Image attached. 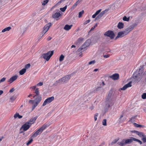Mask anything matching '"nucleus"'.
Returning a JSON list of instances; mask_svg holds the SVG:
<instances>
[{
  "label": "nucleus",
  "instance_id": "47",
  "mask_svg": "<svg viewBox=\"0 0 146 146\" xmlns=\"http://www.w3.org/2000/svg\"><path fill=\"white\" fill-rule=\"evenodd\" d=\"M96 63V62L95 60H93L90 62H89L88 64H94Z\"/></svg>",
  "mask_w": 146,
  "mask_h": 146
},
{
  "label": "nucleus",
  "instance_id": "20",
  "mask_svg": "<svg viewBox=\"0 0 146 146\" xmlns=\"http://www.w3.org/2000/svg\"><path fill=\"white\" fill-rule=\"evenodd\" d=\"M14 117L15 119H16L17 117L19 119H21L23 117V116L20 115L19 113L17 112L14 115Z\"/></svg>",
  "mask_w": 146,
  "mask_h": 146
},
{
  "label": "nucleus",
  "instance_id": "50",
  "mask_svg": "<svg viewBox=\"0 0 146 146\" xmlns=\"http://www.w3.org/2000/svg\"><path fill=\"white\" fill-rule=\"evenodd\" d=\"M90 21V20H88L86 21H85L84 23V25H86L88 23H89Z\"/></svg>",
  "mask_w": 146,
  "mask_h": 146
},
{
  "label": "nucleus",
  "instance_id": "34",
  "mask_svg": "<svg viewBox=\"0 0 146 146\" xmlns=\"http://www.w3.org/2000/svg\"><path fill=\"white\" fill-rule=\"evenodd\" d=\"M138 135L141 138H143L144 137V135L143 133L141 132H140L138 134Z\"/></svg>",
  "mask_w": 146,
  "mask_h": 146
},
{
  "label": "nucleus",
  "instance_id": "62",
  "mask_svg": "<svg viewBox=\"0 0 146 146\" xmlns=\"http://www.w3.org/2000/svg\"><path fill=\"white\" fill-rule=\"evenodd\" d=\"M106 106L108 107V108H110V104H108L107 103L106 104Z\"/></svg>",
  "mask_w": 146,
  "mask_h": 146
},
{
  "label": "nucleus",
  "instance_id": "26",
  "mask_svg": "<svg viewBox=\"0 0 146 146\" xmlns=\"http://www.w3.org/2000/svg\"><path fill=\"white\" fill-rule=\"evenodd\" d=\"M84 44L85 45V46H86L87 47L89 46L90 44V40H86Z\"/></svg>",
  "mask_w": 146,
  "mask_h": 146
},
{
  "label": "nucleus",
  "instance_id": "4",
  "mask_svg": "<svg viewBox=\"0 0 146 146\" xmlns=\"http://www.w3.org/2000/svg\"><path fill=\"white\" fill-rule=\"evenodd\" d=\"M49 126L47 124H44L35 132L32 136L31 137L34 138L41 134L47 127Z\"/></svg>",
  "mask_w": 146,
  "mask_h": 146
},
{
  "label": "nucleus",
  "instance_id": "29",
  "mask_svg": "<svg viewBox=\"0 0 146 146\" xmlns=\"http://www.w3.org/2000/svg\"><path fill=\"white\" fill-rule=\"evenodd\" d=\"M103 16V15L100 13L96 17V18L95 21H96V20H98L100 19V18L102 17Z\"/></svg>",
  "mask_w": 146,
  "mask_h": 146
},
{
  "label": "nucleus",
  "instance_id": "37",
  "mask_svg": "<svg viewBox=\"0 0 146 146\" xmlns=\"http://www.w3.org/2000/svg\"><path fill=\"white\" fill-rule=\"evenodd\" d=\"M141 98L143 99H146V93H143L141 95Z\"/></svg>",
  "mask_w": 146,
  "mask_h": 146
},
{
  "label": "nucleus",
  "instance_id": "28",
  "mask_svg": "<svg viewBox=\"0 0 146 146\" xmlns=\"http://www.w3.org/2000/svg\"><path fill=\"white\" fill-rule=\"evenodd\" d=\"M133 125L136 127H143V125L138 124L136 123H134Z\"/></svg>",
  "mask_w": 146,
  "mask_h": 146
},
{
  "label": "nucleus",
  "instance_id": "30",
  "mask_svg": "<svg viewBox=\"0 0 146 146\" xmlns=\"http://www.w3.org/2000/svg\"><path fill=\"white\" fill-rule=\"evenodd\" d=\"M84 13V10H82L81 11L79 12L78 14V17L80 18L81 17L83 14Z\"/></svg>",
  "mask_w": 146,
  "mask_h": 146
},
{
  "label": "nucleus",
  "instance_id": "16",
  "mask_svg": "<svg viewBox=\"0 0 146 146\" xmlns=\"http://www.w3.org/2000/svg\"><path fill=\"white\" fill-rule=\"evenodd\" d=\"M37 117H38L36 116L33 118L31 119L30 120L27 122L29 123V124L31 125L32 124L34 123L35 122L36 119L37 118Z\"/></svg>",
  "mask_w": 146,
  "mask_h": 146
},
{
  "label": "nucleus",
  "instance_id": "43",
  "mask_svg": "<svg viewBox=\"0 0 146 146\" xmlns=\"http://www.w3.org/2000/svg\"><path fill=\"white\" fill-rule=\"evenodd\" d=\"M80 2V0H78V1H77L76 3L74 5L73 7H76V6L78 4V3H79Z\"/></svg>",
  "mask_w": 146,
  "mask_h": 146
},
{
  "label": "nucleus",
  "instance_id": "14",
  "mask_svg": "<svg viewBox=\"0 0 146 146\" xmlns=\"http://www.w3.org/2000/svg\"><path fill=\"white\" fill-rule=\"evenodd\" d=\"M131 82H129L127 84H125L124 85L122 88H121V90H125L127 88L130 87L131 86Z\"/></svg>",
  "mask_w": 146,
  "mask_h": 146
},
{
  "label": "nucleus",
  "instance_id": "61",
  "mask_svg": "<svg viewBox=\"0 0 146 146\" xmlns=\"http://www.w3.org/2000/svg\"><path fill=\"white\" fill-rule=\"evenodd\" d=\"M95 28V26H94L93 27H92L91 28V29H90V31H92V30H94Z\"/></svg>",
  "mask_w": 146,
  "mask_h": 146
},
{
  "label": "nucleus",
  "instance_id": "7",
  "mask_svg": "<svg viewBox=\"0 0 146 146\" xmlns=\"http://www.w3.org/2000/svg\"><path fill=\"white\" fill-rule=\"evenodd\" d=\"M104 35L109 37L110 38L113 39L114 38L115 34L113 32L111 31H108L104 34Z\"/></svg>",
  "mask_w": 146,
  "mask_h": 146
},
{
  "label": "nucleus",
  "instance_id": "48",
  "mask_svg": "<svg viewBox=\"0 0 146 146\" xmlns=\"http://www.w3.org/2000/svg\"><path fill=\"white\" fill-rule=\"evenodd\" d=\"M101 88V87H99L96 89L95 90V91H100Z\"/></svg>",
  "mask_w": 146,
  "mask_h": 146
},
{
  "label": "nucleus",
  "instance_id": "51",
  "mask_svg": "<svg viewBox=\"0 0 146 146\" xmlns=\"http://www.w3.org/2000/svg\"><path fill=\"white\" fill-rule=\"evenodd\" d=\"M113 94V92L112 90H110L109 92V93L108 95V96H111Z\"/></svg>",
  "mask_w": 146,
  "mask_h": 146
},
{
  "label": "nucleus",
  "instance_id": "36",
  "mask_svg": "<svg viewBox=\"0 0 146 146\" xmlns=\"http://www.w3.org/2000/svg\"><path fill=\"white\" fill-rule=\"evenodd\" d=\"M119 139H115L114 140L112 141V142L111 143V145H113V144L115 143L118 141L119 140Z\"/></svg>",
  "mask_w": 146,
  "mask_h": 146
},
{
  "label": "nucleus",
  "instance_id": "11",
  "mask_svg": "<svg viewBox=\"0 0 146 146\" xmlns=\"http://www.w3.org/2000/svg\"><path fill=\"white\" fill-rule=\"evenodd\" d=\"M18 77V76L17 75H15L12 77L7 82H9L10 84L11 83L13 82L16 80Z\"/></svg>",
  "mask_w": 146,
  "mask_h": 146
},
{
  "label": "nucleus",
  "instance_id": "23",
  "mask_svg": "<svg viewBox=\"0 0 146 146\" xmlns=\"http://www.w3.org/2000/svg\"><path fill=\"white\" fill-rule=\"evenodd\" d=\"M26 71V69L23 68L19 71V74L20 75H23L25 73Z\"/></svg>",
  "mask_w": 146,
  "mask_h": 146
},
{
  "label": "nucleus",
  "instance_id": "1",
  "mask_svg": "<svg viewBox=\"0 0 146 146\" xmlns=\"http://www.w3.org/2000/svg\"><path fill=\"white\" fill-rule=\"evenodd\" d=\"M42 100V97L40 96H38L34 100H30L29 101V102L32 104H33L32 106V110L33 111L40 103Z\"/></svg>",
  "mask_w": 146,
  "mask_h": 146
},
{
  "label": "nucleus",
  "instance_id": "42",
  "mask_svg": "<svg viewBox=\"0 0 146 146\" xmlns=\"http://www.w3.org/2000/svg\"><path fill=\"white\" fill-rule=\"evenodd\" d=\"M31 64H26L25 66V68H26V70L27 69L29 68Z\"/></svg>",
  "mask_w": 146,
  "mask_h": 146
},
{
  "label": "nucleus",
  "instance_id": "56",
  "mask_svg": "<svg viewBox=\"0 0 146 146\" xmlns=\"http://www.w3.org/2000/svg\"><path fill=\"white\" fill-rule=\"evenodd\" d=\"M14 90H15V89H14V88H13L10 90L9 92L10 93H11V92H13L14 91Z\"/></svg>",
  "mask_w": 146,
  "mask_h": 146
},
{
  "label": "nucleus",
  "instance_id": "53",
  "mask_svg": "<svg viewBox=\"0 0 146 146\" xmlns=\"http://www.w3.org/2000/svg\"><path fill=\"white\" fill-rule=\"evenodd\" d=\"M142 140L144 142V143H145L146 142V137H144L142 139Z\"/></svg>",
  "mask_w": 146,
  "mask_h": 146
},
{
  "label": "nucleus",
  "instance_id": "58",
  "mask_svg": "<svg viewBox=\"0 0 146 146\" xmlns=\"http://www.w3.org/2000/svg\"><path fill=\"white\" fill-rule=\"evenodd\" d=\"M104 57L105 58H108L110 56V55L107 54L104 55Z\"/></svg>",
  "mask_w": 146,
  "mask_h": 146
},
{
  "label": "nucleus",
  "instance_id": "38",
  "mask_svg": "<svg viewBox=\"0 0 146 146\" xmlns=\"http://www.w3.org/2000/svg\"><path fill=\"white\" fill-rule=\"evenodd\" d=\"M64 55H63L62 54L61 55L60 57L59 60L60 61H62L64 60Z\"/></svg>",
  "mask_w": 146,
  "mask_h": 146
},
{
  "label": "nucleus",
  "instance_id": "17",
  "mask_svg": "<svg viewBox=\"0 0 146 146\" xmlns=\"http://www.w3.org/2000/svg\"><path fill=\"white\" fill-rule=\"evenodd\" d=\"M72 26V25H65L64 29L66 31H68L70 30Z\"/></svg>",
  "mask_w": 146,
  "mask_h": 146
},
{
  "label": "nucleus",
  "instance_id": "64",
  "mask_svg": "<svg viewBox=\"0 0 146 146\" xmlns=\"http://www.w3.org/2000/svg\"><path fill=\"white\" fill-rule=\"evenodd\" d=\"M4 0H0V4H2Z\"/></svg>",
  "mask_w": 146,
  "mask_h": 146
},
{
  "label": "nucleus",
  "instance_id": "41",
  "mask_svg": "<svg viewBox=\"0 0 146 146\" xmlns=\"http://www.w3.org/2000/svg\"><path fill=\"white\" fill-rule=\"evenodd\" d=\"M98 113H96L94 115V120L95 121H96L97 120V117H98Z\"/></svg>",
  "mask_w": 146,
  "mask_h": 146
},
{
  "label": "nucleus",
  "instance_id": "10",
  "mask_svg": "<svg viewBox=\"0 0 146 146\" xmlns=\"http://www.w3.org/2000/svg\"><path fill=\"white\" fill-rule=\"evenodd\" d=\"M31 126V125L29 124V123L27 122L22 126L21 129L22 128H23V131H25L28 129Z\"/></svg>",
  "mask_w": 146,
  "mask_h": 146
},
{
  "label": "nucleus",
  "instance_id": "25",
  "mask_svg": "<svg viewBox=\"0 0 146 146\" xmlns=\"http://www.w3.org/2000/svg\"><path fill=\"white\" fill-rule=\"evenodd\" d=\"M35 94L36 95L34 96L33 98H35L36 96H38L39 94V89L38 88H36L35 90V92H34Z\"/></svg>",
  "mask_w": 146,
  "mask_h": 146
},
{
  "label": "nucleus",
  "instance_id": "39",
  "mask_svg": "<svg viewBox=\"0 0 146 146\" xmlns=\"http://www.w3.org/2000/svg\"><path fill=\"white\" fill-rule=\"evenodd\" d=\"M49 0H44L42 3V5H45L48 2Z\"/></svg>",
  "mask_w": 146,
  "mask_h": 146
},
{
  "label": "nucleus",
  "instance_id": "49",
  "mask_svg": "<svg viewBox=\"0 0 146 146\" xmlns=\"http://www.w3.org/2000/svg\"><path fill=\"white\" fill-rule=\"evenodd\" d=\"M16 98L14 96H13L10 98V100L13 101L15 100Z\"/></svg>",
  "mask_w": 146,
  "mask_h": 146
},
{
  "label": "nucleus",
  "instance_id": "18",
  "mask_svg": "<svg viewBox=\"0 0 146 146\" xmlns=\"http://www.w3.org/2000/svg\"><path fill=\"white\" fill-rule=\"evenodd\" d=\"M86 46H85V45L83 44L81 46L78 50L79 51H84L86 48Z\"/></svg>",
  "mask_w": 146,
  "mask_h": 146
},
{
  "label": "nucleus",
  "instance_id": "12",
  "mask_svg": "<svg viewBox=\"0 0 146 146\" xmlns=\"http://www.w3.org/2000/svg\"><path fill=\"white\" fill-rule=\"evenodd\" d=\"M52 25L50 23H49L44 26L43 28V31L46 32L48 30Z\"/></svg>",
  "mask_w": 146,
  "mask_h": 146
},
{
  "label": "nucleus",
  "instance_id": "52",
  "mask_svg": "<svg viewBox=\"0 0 146 146\" xmlns=\"http://www.w3.org/2000/svg\"><path fill=\"white\" fill-rule=\"evenodd\" d=\"M9 56V57H11V55H9V52H7L6 53V54H5L4 56L5 57H6L7 56Z\"/></svg>",
  "mask_w": 146,
  "mask_h": 146
},
{
  "label": "nucleus",
  "instance_id": "45",
  "mask_svg": "<svg viewBox=\"0 0 146 146\" xmlns=\"http://www.w3.org/2000/svg\"><path fill=\"white\" fill-rule=\"evenodd\" d=\"M6 79V78L3 77L0 80V83L4 82Z\"/></svg>",
  "mask_w": 146,
  "mask_h": 146
},
{
  "label": "nucleus",
  "instance_id": "19",
  "mask_svg": "<svg viewBox=\"0 0 146 146\" xmlns=\"http://www.w3.org/2000/svg\"><path fill=\"white\" fill-rule=\"evenodd\" d=\"M83 38H78L76 42V45H79L82 43L83 40Z\"/></svg>",
  "mask_w": 146,
  "mask_h": 146
},
{
  "label": "nucleus",
  "instance_id": "33",
  "mask_svg": "<svg viewBox=\"0 0 146 146\" xmlns=\"http://www.w3.org/2000/svg\"><path fill=\"white\" fill-rule=\"evenodd\" d=\"M31 138L32 137H31V138L30 139V140L28 141V142L27 143V145H29L32 142L33 140V139Z\"/></svg>",
  "mask_w": 146,
  "mask_h": 146
},
{
  "label": "nucleus",
  "instance_id": "59",
  "mask_svg": "<svg viewBox=\"0 0 146 146\" xmlns=\"http://www.w3.org/2000/svg\"><path fill=\"white\" fill-rule=\"evenodd\" d=\"M119 61V60L118 59H117L114 61L113 63H119V62H118Z\"/></svg>",
  "mask_w": 146,
  "mask_h": 146
},
{
  "label": "nucleus",
  "instance_id": "21",
  "mask_svg": "<svg viewBox=\"0 0 146 146\" xmlns=\"http://www.w3.org/2000/svg\"><path fill=\"white\" fill-rule=\"evenodd\" d=\"M101 11L102 9H100L97 11L95 13L92 15V18H95L96 16Z\"/></svg>",
  "mask_w": 146,
  "mask_h": 146
},
{
  "label": "nucleus",
  "instance_id": "46",
  "mask_svg": "<svg viewBox=\"0 0 146 146\" xmlns=\"http://www.w3.org/2000/svg\"><path fill=\"white\" fill-rule=\"evenodd\" d=\"M43 84V83L42 82H40L37 84L36 86H42Z\"/></svg>",
  "mask_w": 146,
  "mask_h": 146
},
{
  "label": "nucleus",
  "instance_id": "27",
  "mask_svg": "<svg viewBox=\"0 0 146 146\" xmlns=\"http://www.w3.org/2000/svg\"><path fill=\"white\" fill-rule=\"evenodd\" d=\"M137 116L132 117L128 121V122L133 123L135 121V119L136 117Z\"/></svg>",
  "mask_w": 146,
  "mask_h": 146
},
{
  "label": "nucleus",
  "instance_id": "54",
  "mask_svg": "<svg viewBox=\"0 0 146 146\" xmlns=\"http://www.w3.org/2000/svg\"><path fill=\"white\" fill-rule=\"evenodd\" d=\"M36 87V86H32V87H31L30 88V89H33V90H35Z\"/></svg>",
  "mask_w": 146,
  "mask_h": 146
},
{
  "label": "nucleus",
  "instance_id": "6",
  "mask_svg": "<svg viewBox=\"0 0 146 146\" xmlns=\"http://www.w3.org/2000/svg\"><path fill=\"white\" fill-rule=\"evenodd\" d=\"M54 96H52L49 97L46 99L44 102L42 106H46L47 104H49L51 103L54 100Z\"/></svg>",
  "mask_w": 146,
  "mask_h": 146
},
{
  "label": "nucleus",
  "instance_id": "63",
  "mask_svg": "<svg viewBox=\"0 0 146 146\" xmlns=\"http://www.w3.org/2000/svg\"><path fill=\"white\" fill-rule=\"evenodd\" d=\"M3 93V90H0V95L2 94Z\"/></svg>",
  "mask_w": 146,
  "mask_h": 146
},
{
  "label": "nucleus",
  "instance_id": "40",
  "mask_svg": "<svg viewBox=\"0 0 146 146\" xmlns=\"http://www.w3.org/2000/svg\"><path fill=\"white\" fill-rule=\"evenodd\" d=\"M134 139L135 141H136L138 142L139 143L140 145H141L142 144V142H141V141L139 140L138 139H136L135 138V139Z\"/></svg>",
  "mask_w": 146,
  "mask_h": 146
},
{
  "label": "nucleus",
  "instance_id": "3",
  "mask_svg": "<svg viewBox=\"0 0 146 146\" xmlns=\"http://www.w3.org/2000/svg\"><path fill=\"white\" fill-rule=\"evenodd\" d=\"M135 138L130 137L129 139H123L121 142H118L117 144L120 146H123L126 144H129L134 141Z\"/></svg>",
  "mask_w": 146,
  "mask_h": 146
},
{
  "label": "nucleus",
  "instance_id": "44",
  "mask_svg": "<svg viewBox=\"0 0 146 146\" xmlns=\"http://www.w3.org/2000/svg\"><path fill=\"white\" fill-rule=\"evenodd\" d=\"M108 11V10H105L102 11L100 13L103 16L104 14H105L106 12Z\"/></svg>",
  "mask_w": 146,
  "mask_h": 146
},
{
  "label": "nucleus",
  "instance_id": "24",
  "mask_svg": "<svg viewBox=\"0 0 146 146\" xmlns=\"http://www.w3.org/2000/svg\"><path fill=\"white\" fill-rule=\"evenodd\" d=\"M11 29V28L10 27H7L6 28H5L3 29L2 31V33H4L6 31H9Z\"/></svg>",
  "mask_w": 146,
  "mask_h": 146
},
{
  "label": "nucleus",
  "instance_id": "2",
  "mask_svg": "<svg viewBox=\"0 0 146 146\" xmlns=\"http://www.w3.org/2000/svg\"><path fill=\"white\" fill-rule=\"evenodd\" d=\"M70 75H67L65 77H63L59 80L56 81L54 83V85L55 86H57L60 84L66 83L70 79Z\"/></svg>",
  "mask_w": 146,
  "mask_h": 146
},
{
  "label": "nucleus",
  "instance_id": "9",
  "mask_svg": "<svg viewBox=\"0 0 146 146\" xmlns=\"http://www.w3.org/2000/svg\"><path fill=\"white\" fill-rule=\"evenodd\" d=\"M127 34V33L125 31L119 32L118 33V35L116 37L115 39H116L118 38L122 37Z\"/></svg>",
  "mask_w": 146,
  "mask_h": 146
},
{
  "label": "nucleus",
  "instance_id": "57",
  "mask_svg": "<svg viewBox=\"0 0 146 146\" xmlns=\"http://www.w3.org/2000/svg\"><path fill=\"white\" fill-rule=\"evenodd\" d=\"M94 108V107L93 105H92L91 107H89V109L90 110H93Z\"/></svg>",
  "mask_w": 146,
  "mask_h": 146
},
{
  "label": "nucleus",
  "instance_id": "32",
  "mask_svg": "<svg viewBox=\"0 0 146 146\" xmlns=\"http://www.w3.org/2000/svg\"><path fill=\"white\" fill-rule=\"evenodd\" d=\"M67 7V6L66 5L63 8H60V10L62 12H64L66 9Z\"/></svg>",
  "mask_w": 146,
  "mask_h": 146
},
{
  "label": "nucleus",
  "instance_id": "35",
  "mask_svg": "<svg viewBox=\"0 0 146 146\" xmlns=\"http://www.w3.org/2000/svg\"><path fill=\"white\" fill-rule=\"evenodd\" d=\"M102 125L104 126L107 125L106 120V119H104L102 121Z\"/></svg>",
  "mask_w": 146,
  "mask_h": 146
},
{
  "label": "nucleus",
  "instance_id": "60",
  "mask_svg": "<svg viewBox=\"0 0 146 146\" xmlns=\"http://www.w3.org/2000/svg\"><path fill=\"white\" fill-rule=\"evenodd\" d=\"M134 132L136 134H137L138 135V134L140 132L137 131H135Z\"/></svg>",
  "mask_w": 146,
  "mask_h": 146
},
{
  "label": "nucleus",
  "instance_id": "55",
  "mask_svg": "<svg viewBox=\"0 0 146 146\" xmlns=\"http://www.w3.org/2000/svg\"><path fill=\"white\" fill-rule=\"evenodd\" d=\"M46 32H45L44 31H42L41 33V35L42 36L46 33Z\"/></svg>",
  "mask_w": 146,
  "mask_h": 146
},
{
  "label": "nucleus",
  "instance_id": "8",
  "mask_svg": "<svg viewBox=\"0 0 146 146\" xmlns=\"http://www.w3.org/2000/svg\"><path fill=\"white\" fill-rule=\"evenodd\" d=\"M60 12L59 10H56L52 14V17L54 19L58 18L60 15Z\"/></svg>",
  "mask_w": 146,
  "mask_h": 146
},
{
  "label": "nucleus",
  "instance_id": "31",
  "mask_svg": "<svg viewBox=\"0 0 146 146\" xmlns=\"http://www.w3.org/2000/svg\"><path fill=\"white\" fill-rule=\"evenodd\" d=\"M130 17H127L126 16H124L123 18V20L125 21H128L129 20Z\"/></svg>",
  "mask_w": 146,
  "mask_h": 146
},
{
  "label": "nucleus",
  "instance_id": "5",
  "mask_svg": "<svg viewBox=\"0 0 146 146\" xmlns=\"http://www.w3.org/2000/svg\"><path fill=\"white\" fill-rule=\"evenodd\" d=\"M53 53L54 51H49L46 53L42 54L41 57L46 60L48 61Z\"/></svg>",
  "mask_w": 146,
  "mask_h": 146
},
{
  "label": "nucleus",
  "instance_id": "22",
  "mask_svg": "<svg viewBox=\"0 0 146 146\" xmlns=\"http://www.w3.org/2000/svg\"><path fill=\"white\" fill-rule=\"evenodd\" d=\"M124 24L122 22H119L118 24L117 27L119 29H121L124 27Z\"/></svg>",
  "mask_w": 146,
  "mask_h": 146
},
{
  "label": "nucleus",
  "instance_id": "13",
  "mask_svg": "<svg viewBox=\"0 0 146 146\" xmlns=\"http://www.w3.org/2000/svg\"><path fill=\"white\" fill-rule=\"evenodd\" d=\"M110 77L113 80H117L119 78V75L118 74L116 73L110 76Z\"/></svg>",
  "mask_w": 146,
  "mask_h": 146
},
{
  "label": "nucleus",
  "instance_id": "15",
  "mask_svg": "<svg viewBox=\"0 0 146 146\" xmlns=\"http://www.w3.org/2000/svg\"><path fill=\"white\" fill-rule=\"evenodd\" d=\"M134 28V26L133 25H131L127 28L125 31L128 34L130 32L132 31Z\"/></svg>",
  "mask_w": 146,
  "mask_h": 146
}]
</instances>
